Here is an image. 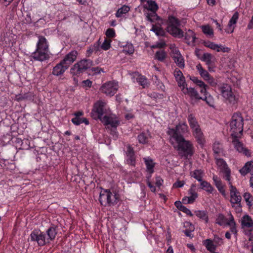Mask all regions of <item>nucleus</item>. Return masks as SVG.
Returning a JSON list of instances; mask_svg holds the SVG:
<instances>
[{
  "instance_id": "37998d69",
  "label": "nucleus",
  "mask_w": 253,
  "mask_h": 253,
  "mask_svg": "<svg viewBox=\"0 0 253 253\" xmlns=\"http://www.w3.org/2000/svg\"><path fill=\"white\" fill-rule=\"evenodd\" d=\"M72 122L76 126H79L82 123H84L86 125L89 124V122L85 118L74 117L72 119Z\"/></svg>"
},
{
  "instance_id": "ea45409f",
  "label": "nucleus",
  "mask_w": 253,
  "mask_h": 253,
  "mask_svg": "<svg viewBox=\"0 0 253 253\" xmlns=\"http://www.w3.org/2000/svg\"><path fill=\"white\" fill-rule=\"evenodd\" d=\"M195 215L200 219L204 220L206 223L209 221L207 211H195Z\"/></svg>"
},
{
  "instance_id": "bf43d9fd",
  "label": "nucleus",
  "mask_w": 253,
  "mask_h": 253,
  "mask_svg": "<svg viewBox=\"0 0 253 253\" xmlns=\"http://www.w3.org/2000/svg\"><path fill=\"white\" fill-rule=\"evenodd\" d=\"M174 75L176 80L184 78L182 72L179 70L175 69L174 72Z\"/></svg>"
},
{
  "instance_id": "c03bdc74",
  "label": "nucleus",
  "mask_w": 253,
  "mask_h": 253,
  "mask_svg": "<svg viewBox=\"0 0 253 253\" xmlns=\"http://www.w3.org/2000/svg\"><path fill=\"white\" fill-rule=\"evenodd\" d=\"M201 28L204 34L206 35L207 36L211 37L213 36V29L209 25H202Z\"/></svg>"
},
{
  "instance_id": "a18cd8bd",
  "label": "nucleus",
  "mask_w": 253,
  "mask_h": 253,
  "mask_svg": "<svg viewBox=\"0 0 253 253\" xmlns=\"http://www.w3.org/2000/svg\"><path fill=\"white\" fill-rule=\"evenodd\" d=\"M130 10L129 6L124 5L122 7L118 9L117 12L116 13V16L117 17H121L123 16V14H126Z\"/></svg>"
},
{
  "instance_id": "6e6d98bb",
  "label": "nucleus",
  "mask_w": 253,
  "mask_h": 253,
  "mask_svg": "<svg viewBox=\"0 0 253 253\" xmlns=\"http://www.w3.org/2000/svg\"><path fill=\"white\" fill-rule=\"evenodd\" d=\"M239 14L238 12H235L229 20V23L232 24V25L235 26L239 18Z\"/></svg>"
},
{
  "instance_id": "c756f323",
  "label": "nucleus",
  "mask_w": 253,
  "mask_h": 253,
  "mask_svg": "<svg viewBox=\"0 0 253 253\" xmlns=\"http://www.w3.org/2000/svg\"><path fill=\"white\" fill-rule=\"evenodd\" d=\"M143 160L146 166L147 170L150 174L154 172V168L155 163H154L153 160L150 157L144 158Z\"/></svg>"
},
{
  "instance_id": "4d7b16f0",
  "label": "nucleus",
  "mask_w": 253,
  "mask_h": 253,
  "mask_svg": "<svg viewBox=\"0 0 253 253\" xmlns=\"http://www.w3.org/2000/svg\"><path fill=\"white\" fill-rule=\"evenodd\" d=\"M124 51L129 54H131L134 52V48L131 44H128L124 48Z\"/></svg>"
},
{
  "instance_id": "6e6552de",
  "label": "nucleus",
  "mask_w": 253,
  "mask_h": 253,
  "mask_svg": "<svg viewBox=\"0 0 253 253\" xmlns=\"http://www.w3.org/2000/svg\"><path fill=\"white\" fill-rule=\"evenodd\" d=\"M31 241L36 242L39 246H43L48 244L46 234L40 229L34 230L30 234Z\"/></svg>"
},
{
  "instance_id": "393cba45",
  "label": "nucleus",
  "mask_w": 253,
  "mask_h": 253,
  "mask_svg": "<svg viewBox=\"0 0 253 253\" xmlns=\"http://www.w3.org/2000/svg\"><path fill=\"white\" fill-rule=\"evenodd\" d=\"M185 40L186 42L188 44H193L196 39L195 34L191 30H188L185 34Z\"/></svg>"
},
{
  "instance_id": "338daca9",
  "label": "nucleus",
  "mask_w": 253,
  "mask_h": 253,
  "mask_svg": "<svg viewBox=\"0 0 253 253\" xmlns=\"http://www.w3.org/2000/svg\"><path fill=\"white\" fill-rule=\"evenodd\" d=\"M180 211H182V212L185 213L186 214L190 216H193V214L192 213L191 211L185 206L182 207Z\"/></svg>"
},
{
  "instance_id": "864d4df0",
  "label": "nucleus",
  "mask_w": 253,
  "mask_h": 253,
  "mask_svg": "<svg viewBox=\"0 0 253 253\" xmlns=\"http://www.w3.org/2000/svg\"><path fill=\"white\" fill-rule=\"evenodd\" d=\"M111 40L110 39H105L104 42L101 45V48L107 50L110 48Z\"/></svg>"
},
{
  "instance_id": "20e7f679",
  "label": "nucleus",
  "mask_w": 253,
  "mask_h": 253,
  "mask_svg": "<svg viewBox=\"0 0 253 253\" xmlns=\"http://www.w3.org/2000/svg\"><path fill=\"white\" fill-rule=\"evenodd\" d=\"M92 65V61L89 59H84L76 63L70 69L71 74L74 76H79L85 72Z\"/></svg>"
},
{
  "instance_id": "f257e3e1",
  "label": "nucleus",
  "mask_w": 253,
  "mask_h": 253,
  "mask_svg": "<svg viewBox=\"0 0 253 253\" xmlns=\"http://www.w3.org/2000/svg\"><path fill=\"white\" fill-rule=\"evenodd\" d=\"M48 45L46 39L42 36H39L36 50L32 53L31 57L35 60L43 61L49 58L48 54Z\"/></svg>"
},
{
  "instance_id": "4be33fe9",
  "label": "nucleus",
  "mask_w": 253,
  "mask_h": 253,
  "mask_svg": "<svg viewBox=\"0 0 253 253\" xmlns=\"http://www.w3.org/2000/svg\"><path fill=\"white\" fill-rule=\"evenodd\" d=\"M205 45L217 52L222 51L223 52H228L230 50L228 47H224L222 45H219L212 42H205Z\"/></svg>"
},
{
  "instance_id": "09e8293b",
  "label": "nucleus",
  "mask_w": 253,
  "mask_h": 253,
  "mask_svg": "<svg viewBox=\"0 0 253 253\" xmlns=\"http://www.w3.org/2000/svg\"><path fill=\"white\" fill-rule=\"evenodd\" d=\"M147 4L148 6H146L145 7L151 11H156L158 9V6L155 1L151 0H148Z\"/></svg>"
},
{
  "instance_id": "2f4dec72",
  "label": "nucleus",
  "mask_w": 253,
  "mask_h": 253,
  "mask_svg": "<svg viewBox=\"0 0 253 253\" xmlns=\"http://www.w3.org/2000/svg\"><path fill=\"white\" fill-rule=\"evenodd\" d=\"M253 168V161H249L247 162L244 167L240 169L239 171L242 175H246L250 172L251 169Z\"/></svg>"
},
{
  "instance_id": "ddd939ff",
  "label": "nucleus",
  "mask_w": 253,
  "mask_h": 253,
  "mask_svg": "<svg viewBox=\"0 0 253 253\" xmlns=\"http://www.w3.org/2000/svg\"><path fill=\"white\" fill-rule=\"evenodd\" d=\"M106 105L105 102L103 101H97L93 106L92 110V113H95L97 114V118L100 120V118H102L103 114L105 113V107Z\"/></svg>"
},
{
  "instance_id": "dca6fc26",
  "label": "nucleus",
  "mask_w": 253,
  "mask_h": 253,
  "mask_svg": "<svg viewBox=\"0 0 253 253\" xmlns=\"http://www.w3.org/2000/svg\"><path fill=\"white\" fill-rule=\"evenodd\" d=\"M191 129L192 130V134L195 138L197 142L199 144L203 145L204 144L205 140L200 126L198 127L191 128Z\"/></svg>"
},
{
  "instance_id": "de8ad7c7",
  "label": "nucleus",
  "mask_w": 253,
  "mask_h": 253,
  "mask_svg": "<svg viewBox=\"0 0 253 253\" xmlns=\"http://www.w3.org/2000/svg\"><path fill=\"white\" fill-rule=\"evenodd\" d=\"M202 100L205 101L207 104L211 107H214V99L213 97L210 94H206V96L204 97H202Z\"/></svg>"
},
{
  "instance_id": "3c124183",
  "label": "nucleus",
  "mask_w": 253,
  "mask_h": 253,
  "mask_svg": "<svg viewBox=\"0 0 253 253\" xmlns=\"http://www.w3.org/2000/svg\"><path fill=\"white\" fill-rule=\"evenodd\" d=\"M243 197L248 206H251L253 205V197L249 193H244Z\"/></svg>"
},
{
  "instance_id": "49530a36",
  "label": "nucleus",
  "mask_w": 253,
  "mask_h": 253,
  "mask_svg": "<svg viewBox=\"0 0 253 253\" xmlns=\"http://www.w3.org/2000/svg\"><path fill=\"white\" fill-rule=\"evenodd\" d=\"M136 81L143 88L147 87L149 84L147 79L145 76L142 75H139L137 77Z\"/></svg>"
},
{
  "instance_id": "e2e57ef3",
  "label": "nucleus",
  "mask_w": 253,
  "mask_h": 253,
  "mask_svg": "<svg viewBox=\"0 0 253 253\" xmlns=\"http://www.w3.org/2000/svg\"><path fill=\"white\" fill-rule=\"evenodd\" d=\"M235 26L232 25L228 23L227 28L225 29L227 33H232L234 32Z\"/></svg>"
},
{
  "instance_id": "4c0bfd02",
  "label": "nucleus",
  "mask_w": 253,
  "mask_h": 253,
  "mask_svg": "<svg viewBox=\"0 0 253 253\" xmlns=\"http://www.w3.org/2000/svg\"><path fill=\"white\" fill-rule=\"evenodd\" d=\"M150 137L149 133L147 132H142L137 136L138 141L140 143L146 144L148 142Z\"/></svg>"
},
{
  "instance_id": "bb28decb",
  "label": "nucleus",
  "mask_w": 253,
  "mask_h": 253,
  "mask_svg": "<svg viewBox=\"0 0 253 253\" xmlns=\"http://www.w3.org/2000/svg\"><path fill=\"white\" fill-rule=\"evenodd\" d=\"M163 23L157 22L155 25H153L151 31L155 33L157 36H164L165 35V30L162 28L161 26Z\"/></svg>"
},
{
  "instance_id": "8fccbe9b",
  "label": "nucleus",
  "mask_w": 253,
  "mask_h": 253,
  "mask_svg": "<svg viewBox=\"0 0 253 253\" xmlns=\"http://www.w3.org/2000/svg\"><path fill=\"white\" fill-rule=\"evenodd\" d=\"M227 219L222 214H219L216 219V223L220 226L227 225Z\"/></svg>"
},
{
  "instance_id": "9b49d317",
  "label": "nucleus",
  "mask_w": 253,
  "mask_h": 253,
  "mask_svg": "<svg viewBox=\"0 0 253 253\" xmlns=\"http://www.w3.org/2000/svg\"><path fill=\"white\" fill-rule=\"evenodd\" d=\"M228 183L230 185V202L233 205L240 204L242 200L240 193L238 191L237 189L232 184L230 180L228 181Z\"/></svg>"
},
{
  "instance_id": "69168bd1",
  "label": "nucleus",
  "mask_w": 253,
  "mask_h": 253,
  "mask_svg": "<svg viewBox=\"0 0 253 253\" xmlns=\"http://www.w3.org/2000/svg\"><path fill=\"white\" fill-rule=\"evenodd\" d=\"M184 184L185 182L184 181L178 180L173 184V187L175 188L182 187L184 185Z\"/></svg>"
},
{
  "instance_id": "e433bc0d",
  "label": "nucleus",
  "mask_w": 253,
  "mask_h": 253,
  "mask_svg": "<svg viewBox=\"0 0 253 253\" xmlns=\"http://www.w3.org/2000/svg\"><path fill=\"white\" fill-rule=\"evenodd\" d=\"M196 67L198 71L199 72L201 76L205 80L209 79V77L210 76V74L206 70L204 69L200 64H198Z\"/></svg>"
},
{
  "instance_id": "cd10ccee",
  "label": "nucleus",
  "mask_w": 253,
  "mask_h": 253,
  "mask_svg": "<svg viewBox=\"0 0 253 253\" xmlns=\"http://www.w3.org/2000/svg\"><path fill=\"white\" fill-rule=\"evenodd\" d=\"M212 179L214 181V184L218 190L223 195L225 194V191L224 188V186L222 184L221 179L215 175H214L212 177Z\"/></svg>"
},
{
  "instance_id": "5fc2aeb1",
  "label": "nucleus",
  "mask_w": 253,
  "mask_h": 253,
  "mask_svg": "<svg viewBox=\"0 0 253 253\" xmlns=\"http://www.w3.org/2000/svg\"><path fill=\"white\" fill-rule=\"evenodd\" d=\"M179 87H180L181 90L183 92L184 89L188 88L186 87V83L185 82V78L176 80Z\"/></svg>"
},
{
  "instance_id": "f8f14e48",
  "label": "nucleus",
  "mask_w": 253,
  "mask_h": 253,
  "mask_svg": "<svg viewBox=\"0 0 253 253\" xmlns=\"http://www.w3.org/2000/svg\"><path fill=\"white\" fill-rule=\"evenodd\" d=\"M240 136L241 135L232 136V143L234 146V147L239 152L242 153L248 157H250L251 155L250 151L246 148L244 147L243 144L238 139V138L240 137Z\"/></svg>"
},
{
  "instance_id": "f3484780",
  "label": "nucleus",
  "mask_w": 253,
  "mask_h": 253,
  "mask_svg": "<svg viewBox=\"0 0 253 253\" xmlns=\"http://www.w3.org/2000/svg\"><path fill=\"white\" fill-rule=\"evenodd\" d=\"M183 93L187 94L190 97L192 103H194L196 100L202 99L200 97L198 92L193 87H188L184 89Z\"/></svg>"
},
{
  "instance_id": "79ce46f5",
  "label": "nucleus",
  "mask_w": 253,
  "mask_h": 253,
  "mask_svg": "<svg viewBox=\"0 0 253 253\" xmlns=\"http://www.w3.org/2000/svg\"><path fill=\"white\" fill-rule=\"evenodd\" d=\"M204 244L207 249L211 252H214L216 250V246L213 244L212 241L210 239H206L204 241Z\"/></svg>"
},
{
  "instance_id": "6ab92c4d",
  "label": "nucleus",
  "mask_w": 253,
  "mask_h": 253,
  "mask_svg": "<svg viewBox=\"0 0 253 253\" xmlns=\"http://www.w3.org/2000/svg\"><path fill=\"white\" fill-rule=\"evenodd\" d=\"M78 52L76 50H72L68 53L62 60L68 67L76 60Z\"/></svg>"
},
{
  "instance_id": "f03ea898",
  "label": "nucleus",
  "mask_w": 253,
  "mask_h": 253,
  "mask_svg": "<svg viewBox=\"0 0 253 253\" xmlns=\"http://www.w3.org/2000/svg\"><path fill=\"white\" fill-rule=\"evenodd\" d=\"M244 119L240 113H234L230 123L231 136L242 135L244 127Z\"/></svg>"
},
{
  "instance_id": "412c9836",
  "label": "nucleus",
  "mask_w": 253,
  "mask_h": 253,
  "mask_svg": "<svg viewBox=\"0 0 253 253\" xmlns=\"http://www.w3.org/2000/svg\"><path fill=\"white\" fill-rule=\"evenodd\" d=\"M179 27V26H167V31L174 37L178 38H182L183 37V32Z\"/></svg>"
},
{
  "instance_id": "774afa93",
  "label": "nucleus",
  "mask_w": 253,
  "mask_h": 253,
  "mask_svg": "<svg viewBox=\"0 0 253 253\" xmlns=\"http://www.w3.org/2000/svg\"><path fill=\"white\" fill-rule=\"evenodd\" d=\"M163 182V180L160 177H157L155 184L158 187H160Z\"/></svg>"
},
{
  "instance_id": "13d9d810",
  "label": "nucleus",
  "mask_w": 253,
  "mask_h": 253,
  "mask_svg": "<svg viewBox=\"0 0 253 253\" xmlns=\"http://www.w3.org/2000/svg\"><path fill=\"white\" fill-rule=\"evenodd\" d=\"M106 36L109 38H114L115 36V32L113 29L109 28L105 33Z\"/></svg>"
},
{
  "instance_id": "2eb2a0df",
  "label": "nucleus",
  "mask_w": 253,
  "mask_h": 253,
  "mask_svg": "<svg viewBox=\"0 0 253 253\" xmlns=\"http://www.w3.org/2000/svg\"><path fill=\"white\" fill-rule=\"evenodd\" d=\"M171 57L177 66L180 68L184 67V60L179 51L174 49L172 51Z\"/></svg>"
},
{
  "instance_id": "a211bd4d",
  "label": "nucleus",
  "mask_w": 253,
  "mask_h": 253,
  "mask_svg": "<svg viewBox=\"0 0 253 253\" xmlns=\"http://www.w3.org/2000/svg\"><path fill=\"white\" fill-rule=\"evenodd\" d=\"M69 67L61 60L53 68L52 74L56 76L62 75Z\"/></svg>"
},
{
  "instance_id": "423d86ee",
  "label": "nucleus",
  "mask_w": 253,
  "mask_h": 253,
  "mask_svg": "<svg viewBox=\"0 0 253 253\" xmlns=\"http://www.w3.org/2000/svg\"><path fill=\"white\" fill-rule=\"evenodd\" d=\"M174 140L177 143V150L183 153L185 156H191L194 152V147L191 142L186 140L184 137H180Z\"/></svg>"
},
{
  "instance_id": "603ef678",
  "label": "nucleus",
  "mask_w": 253,
  "mask_h": 253,
  "mask_svg": "<svg viewBox=\"0 0 253 253\" xmlns=\"http://www.w3.org/2000/svg\"><path fill=\"white\" fill-rule=\"evenodd\" d=\"M184 226H189V229H186L185 230H184V233L186 236L190 237L191 232L192 231H193L194 230V226L193 225H192L191 223H190V222H186Z\"/></svg>"
},
{
  "instance_id": "aec40b11",
  "label": "nucleus",
  "mask_w": 253,
  "mask_h": 253,
  "mask_svg": "<svg viewBox=\"0 0 253 253\" xmlns=\"http://www.w3.org/2000/svg\"><path fill=\"white\" fill-rule=\"evenodd\" d=\"M126 155L127 157V162L128 164L131 166H135V157L134 155V151L132 147L129 144L126 146Z\"/></svg>"
},
{
  "instance_id": "a878e982",
  "label": "nucleus",
  "mask_w": 253,
  "mask_h": 253,
  "mask_svg": "<svg viewBox=\"0 0 253 253\" xmlns=\"http://www.w3.org/2000/svg\"><path fill=\"white\" fill-rule=\"evenodd\" d=\"M46 239H48V244L50 242V241L54 240L57 234V231L56 227L55 226H51L46 230Z\"/></svg>"
},
{
  "instance_id": "f704fd0d",
  "label": "nucleus",
  "mask_w": 253,
  "mask_h": 253,
  "mask_svg": "<svg viewBox=\"0 0 253 253\" xmlns=\"http://www.w3.org/2000/svg\"><path fill=\"white\" fill-rule=\"evenodd\" d=\"M167 56V52L163 49H160L156 51L155 55V58L159 61L163 62Z\"/></svg>"
},
{
  "instance_id": "b1692460",
  "label": "nucleus",
  "mask_w": 253,
  "mask_h": 253,
  "mask_svg": "<svg viewBox=\"0 0 253 253\" xmlns=\"http://www.w3.org/2000/svg\"><path fill=\"white\" fill-rule=\"evenodd\" d=\"M242 226L244 228H250V229H253V221L251 217L248 215H244L241 221Z\"/></svg>"
},
{
  "instance_id": "473e14b6",
  "label": "nucleus",
  "mask_w": 253,
  "mask_h": 253,
  "mask_svg": "<svg viewBox=\"0 0 253 253\" xmlns=\"http://www.w3.org/2000/svg\"><path fill=\"white\" fill-rule=\"evenodd\" d=\"M195 187L196 186L195 184H192L190 187V188L189 189L188 191V194L189 195L188 196L190 198V199H189L190 202H194V201L198 197V194L196 192Z\"/></svg>"
},
{
  "instance_id": "a19ab883",
  "label": "nucleus",
  "mask_w": 253,
  "mask_h": 253,
  "mask_svg": "<svg viewBox=\"0 0 253 253\" xmlns=\"http://www.w3.org/2000/svg\"><path fill=\"white\" fill-rule=\"evenodd\" d=\"M180 21L173 16H169L168 20V26H180Z\"/></svg>"
},
{
  "instance_id": "4468645a",
  "label": "nucleus",
  "mask_w": 253,
  "mask_h": 253,
  "mask_svg": "<svg viewBox=\"0 0 253 253\" xmlns=\"http://www.w3.org/2000/svg\"><path fill=\"white\" fill-rule=\"evenodd\" d=\"M105 125H110L113 127H117L120 122L117 118L113 115H104L100 120Z\"/></svg>"
},
{
  "instance_id": "39448f33",
  "label": "nucleus",
  "mask_w": 253,
  "mask_h": 253,
  "mask_svg": "<svg viewBox=\"0 0 253 253\" xmlns=\"http://www.w3.org/2000/svg\"><path fill=\"white\" fill-rule=\"evenodd\" d=\"M188 131V126L185 122H179L175 127L169 128L168 131L170 139L176 140L180 137H184L183 135Z\"/></svg>"
},
{
  "instance_id": "72a5a7b5",
  "label": "nucleus",
  "mask_w": 253,
  "mask_h": 253,
  "mask_svg": "<svg viewBox=\"0 0 253 253\" xmlns=\"http://www.w3.org/2000/svg\"><path fill=\"white\" fill-rule=\"evenodd\" d=\"M190 175L191 177L197 179L199 181L202 180V178L204 175V172L203 170L201 169H195L193 171H191Z\"/></svg>"
},
{
  "instance_id": "0eeeda50",
  "label": "nucleus",
  "mask_w": 253,
  "mask_h": 253,
  "mask_svg": "<svg viewBox=\"0 0 253 253\" xmlns=\"http://www.w3.org/2000/svg\"><path fill=\"white\" fill-rule=\"evenodd\" d=\"M219 91L222 96L228 102L233 105L237 103L238 98L233 94L232 91L231 87L228 84H223L218 87Z\"/></svg>"
},
{
  "instance_id": "c9c22d12",
  "label": "nucleus",
  "mask_w": 253,
  "mask_h": 253,
  "mask_svg": "<svg viewBox=\"0 0 253 253\" xmlns=\"http://www.w3.org/2000/svg\"><path fill=\"white\" fill-rule=\"evenodd\" d=\"M200 185L201 186V188L205 190L207 192L211 193L214 190L213 187L211 185V184L205 180H202L200 181Z\"/></svg>"
},
{
  "instance_id": "7c9ffc66",
  "label": "nucleus",
  "mask_w": 253,
  "mask_h": 253,
  "mask_svg": "<svg viewBox=\"0 0 253 253\" xmlns=\"http://www.w3.org/2000/svg\"><path fill=\"white\" fill-rule=\"evenodd\" d=\"M187 121L191 129L200 126L195 116L192 113L188 115Z\"/></svg>"
},
{
  "instance_id": "c85d7f7f",
  "label": "nucleus",
  "mask_w": 253,
  "mask_h": 253,
  "mask_svg": "<svg viewBox=\"0 0 253 253\" xmlns=\"http://www.w3.org/2000/svg\"><path fill=\"white\" fill-rule=\"evenodd\" d=\"M146 20L151 22V23H154L156 21L157 22L163 23V20L161 19L157 14L156 11L153 12L152 11L150 13H147L146 14Z\"/></svg>"
},
{
  "instance_id": "58836bf2",
  "label": "nucleus",
  "mask_w": 253,
  "mask_h": 253,
  "mask_svg": "<svg viewBox=\"0 0 253 253\" xmlns=\"http://www.w3.org/2000/svg\"><path fill=\"white\" fill-rule=\"evenodd\" d=\"M227 225L230 226V232L236 235L237 233V230L236 229V223L234 221V217L232 215L227 223Z\"/></svg>"
},
{
  "instance_id": "052dcab7",
  "label": "nucleus",
  "mask_w": 253,
  "mask_h": 253,
  "mask_svg": "<svg viewBox=\"0 0 253 253\" xmlns=\"http://www.w3.org/2000/svg\"><path fill=\"white\" fill-rule=\"evenodd\" d=\"M212 55L209 53H205L201 58V59L204 62H206L208 61L210 59H212Z\"/></svg>"
},
{
  "instance_id": "680f3d73",
  "label": "nucleus",
  "mask_w": 253,
  "mask_h": 253,
  "mask_svg": "<svg viewBox=\"0 0 253 253\" xmlns=\"http://www.w3.org/2000/svg\"><path fill=\"white\" fill-rule=\"evenodd\" d=\"M213 241L218 246H220L223 244L222 239L217 235H214Z\"/></svg>"
},
{
  "instance_id": "5701e85b",
  "label": "nucleus",
  "mask_w": 253,
  "mask_h": 253,
  "mask_svg": "<svg viewBox=\"0 0 253 253\" xmlns=\"http://www.w3.org/2000/svg\"><path fill=\"white\" fill-rule=\"evenodd\" d=\"M214 156L218 158L219 156L224 155V150L222 145L219 142H215L212 147Z\"/></svg>"
},
{
  "instance_id": "0e129e2a",
  "label": "nucleus",
  "mask_w": 253,
  "mask_h": 253,
  "mask_svg": "<svg viewBox=\"0 0 253 253\" xmlns=\"http://www.w3.org/2000/svg\"><path fill=\"white\" fill-rule=\"evenodd\" d=\"M166 45V43L164 42H157L155 45L152 46V48H162L165 46Z\"/></svg>"
},
{
  "instance_id": "1a4fd4ad",
  "label": "nucleus",
  "mask_w": 253,
  "mask_h": 253,
  "mask_svg": "<svg viewBox=\"0 0 253 253\" xmlns=\"http://www.w3.org/2000/svg\"><path fill=\"white\" fill-rule=\"evenodd\" d=\"M215 159L220 172L223 174V178L227 181L231 180V170L225 161L222 159L217 158L216 156H215Z\"/></svg>"
},
{
  "instance_id": "7ed1b4c3",
  "label": "nucleus",
  "mask_w": 253,
  "mask_h": 253,
  "mask_svg": "<svg viewBox=\"0 0 253 253\" xmlns=\"http://www.w3.org/2000/svg\"><path fill=\"white\" fill-rule=\"evenodd\" d=\"M119 201V195L112 193L109 190L103 189L100 193L99 201L104 207L113 206Z\"/></svg>"
},
{
  "instance_id": "9d476101",
  "label": "nucleus",
  "mask_w": 253,
  "mask_h": 253,
  "mask_svg": "<svg viewBox=\"0 0 253 253\" xmlns=\"http://www.w3.org/2000/svg\"><path fill=\"white\" fill-rule=\"evenodd\" d=\"M118 89V84L114 81H109L103 84L100 91L107 95L113 96Z\"/></svg>"
}]
</instances>
